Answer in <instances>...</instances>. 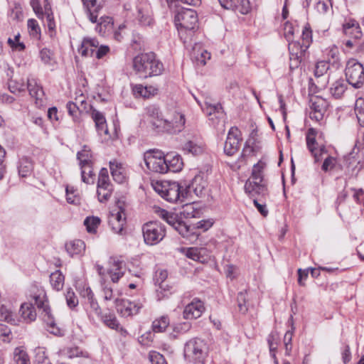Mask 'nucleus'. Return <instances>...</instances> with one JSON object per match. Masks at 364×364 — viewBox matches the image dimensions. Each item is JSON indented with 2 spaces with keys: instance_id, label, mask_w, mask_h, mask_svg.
Returning <instances> with one entry per match:
<instances>
[{
  "instance_id": "obj_1",
  "label": "nucleus",
  "mask_w": 364,
  "mask_h": 364,
  "mask_svg": "<svg viewBox=\"0 0 364 364\" xmlns=\"http://www.w3.org/2000/svg\"><path fill=\"white\" fill-rule=\"evenodd\" d=\"M146 113L151 118L152 126L159 132L176 134L184 127V115L175 109L169 110L164 116L157 106L151 105L146 107Z\"/></svg>"
},
{
  "instance_id": "obj_2",
  "label": "nucleus",
  "mask_w": 364,
  "mask_h": 364,
  "mask_svg": "<svg viewBox=\"0 0 364 364\" xmlns=\"http://www.w3.org/2000/svg\"><path fill=\"white\" fill-rule=\"evenodd\" d=\"M133 68L142 77L158 76L164 70L163 63L154 53H141L133 59Z\"/></svg>"
},
{
  "instance_id": "obj_3",
  "label": "nucleus",
  "mask_w": 364,
  "mask_h": 364,
  "mask_svg": "<svg viewBox=\"0 0 364 364\" xmlns=\"http://www.w3.org/2000/svg\"><path fill=\"white\" fill-rule=\"evenodd\" d=\"M208 347L204 340L195 338L188 341L184 346V357L193 364H205Z\"/></svg>"
},
{
  "instance_id": "obj_4",
  "label": "nucleus",
  "mask_w": 364,
  "mask_h": 364,
  "mask_svg": "<svg viewBox=\"0 0 364 364\" xmlns=\"http://www.w3.org/2000/svg\"><path fill=\"white\" fill-rule=\"evenodd\" d=\"M265 166V163L262 161L253 166L252 176L245 184V192L249 193L250 197H254L255 195L265 196L267 193V188L262 183L263 170Z\"/></svg>"
},
{
  "instance_id": "obj_5",
  "label": "nucleus",
  "mask_w": 364,
  "mask_h": 364,
  "mask_svg": "<svg viewBox=\"0 0 364 364\" xmlns=\"http://www.w3.org/2000/svg\"><path fill=\"white\" fill-rule=\"evenodd\" d=\"M144 241L147 245L159 244L166 236L165 225L157 220L144 223L141 228Z\"/></svg>"
},
{
  "instance_id": "obj_6",
  "label": "nucleus",
  "mask_w": 364,
  "mask_h": 364,
  "mask_svg": "<svg viewBox=\"0 0 364 364\" xmlns=\"http://www.w3.org/2000/svg\"><path fill=\"white\" fill-rule=\"evenodd\" d=\"M154 190L166 200L174 203L184 198L181 186L177 182L163 181L156 183Z\"/></svg>"
},
{
  "instance_id": "obj_7",
  "label": "nucleus",
  "mask_w": 364,
  "mask_h": 364,
  "mask_svg": "<svg viewBox=\"0 0 364 364\" xmlns=\"http://www.w3.org/2000/svg\"><path fill=\"white\" fill-rule=\"evenodd\" d=\"M144 161L146 168L154 173H167L166 155L160 151L149 150L144 153Z\"/></svg>"
},
{
  "instance_id": "obj_8",
  "label": "nucleus",
  "mask_w": 364,
  "mask_h": 364,
  "mask_svg": "<svg viewBox=\"0 0 364 364\" xmlns=\"http://www.w3.org/2000/svg\"><path fill=\"white\" fill-rule=\"evenodd\" d=\"M345 74L348 84L360 88L364 82V68L355 59H350L346 66Z\"/></svg>"
},
{
  "instance_id": "obj_9",
  "label": "nucleus",
  "mask_w": 364,
  "mask_h": 364,
  "mask_svg": "<svg viewBox=\"0 0 364 364\" xmlns=\"http://www.w3.org/2000/svg\"><path fill=\"white\" fill-rule=\"evenodd\" d=\"M175 22L176 26L188 30L196 31L198 28L197 13L193 9H186L178 11L175 16Z\"/></svg>"
},
{
  "instance_id": "obj_10",
  "label": "nucleus",
  "mask_w": 364,
  "mask_h": 364,
  "mask_svg": "<svg viewBox=\"0 0 364 364\" xmlns=\"http://www.w3.org/2000/svg\"><path fill=\"white\" fill-rule=\"evenodd\" d=\"M241 140L240 130L235 127H231L224 144V153L228 156L234 155L239 150Z\"/></svg>"
},
{
  "instance_id": "obj_11",
  "label": "nucleus",
  "mask_w": 364,
  "mask_h": 364,
  "mask_svg": "<svg viewBox=\"0 0 364 364\" xmlns=\"http://www.w3.org/2000/svg\"><path fill=\"white\" fill-rule=\"evenodd\" d=\"M77 159L79 161V165L81 168L82 181L90 184V181L85 176L87 166L93 165V157L90 148L84 145L82 150L77 153Z\"/></svg>"
},
{
  "instance_id": "obj_12",
  "label": "nucleus",
  "mask_w": 364,
  "mask_h": 364,
  "mask_svg": "<svg viewBox=\"0 0 364 364\" xmlns=\"http://www.w3.org/2000/svg\"><path fill=\"white\" fill-rule=\"evenodd\" d=\"M116 309L117 312L123 317H129L136 315L140 309L141 308V304L135 302L131 301L128 299H116Z\"/></svg>"
},
{
  "instance_id": "obj_13",
  "label": "nucleus",
  "mask_w": 364,
  "mask_h": 364,
  "mask_svg": "<svg viewBox=\"0 0 364 364\" xmlns=\"http://www.w3.org/2000/svg\"><path fill=\"white\" fill-rule=\"evenodd\" d=\"M26 87L31 97L34 99L37 107H42L46 102L45 93L43 87L35 78H28Z\"/></svg>"
},
{
  "instance_id": "obj_14",
  "label": "nucleus",
  "mask_w": 364,
  "mask_h": 364,
  "mask_svg": "<svg viewBox=\"0 0 364 364\" xmlns=\"http://www.w3.org/2000/svg\"><path fill=\"white\" fill-rule=\"evenodd\" d=\"M205 311L203 303L198 299H194L186 305L183 311V318L187 320L199 318Z\"/></svg>"
},
{
  "instance_id": "obj_15",
  "label": "nucleus",
  "mask_w": 364,
  "mask_h": 364,
  "mask_svg": "<svg viewBox=\"0 0 364 364\" xmlns=\"http://www.w3.org/2000/svg\"><path fill=\"white\" fill-rule=\"evenodd\" d=\"M289 69L291 71L298 68L301 65L306 52L301 50L298 43H289Z\"/></svg>"
},
{
  "instance_id": "obj_16",
  "label": "nucleus",
  "mask_w": 364,
  "mask_h": 364,
  "mask_svg": "<svg viewBox=\"0 0 364 364\" xmlns=\"http://www.w3.org/2000/svg\"><path fill=\"white\" fill-rule=\"evenodd\" d=\"M326 107L327 102L323 98H315V100L311 102V111L309 114L310 118L316 120V122H319L323 119Z\"/></svg>"
},
{
  "instance_id": "obj_17",
  "label": "nucleus",
  "mask_w": 364,
  "mask_h": 364,
  "mask_svg": "<svg viewBox=\"0 0 364 364\" xmlns=\"http://www.w3.org/2000/svg\"><path fill=\"white\" fill-rule=\"evenodd\" d=\"M98 46L99 41L97 39L87 37L83 38L77 50L82 57H92Z\"/></svg>"
},
{
  "instance_id": "obj_18",
  "label": "nucleus",
  "mask_w": 364,
  "mask_h": 364,
  "mask_svg": "<svg viewBox=\"0 0 364 364\" xmlns=\"http://www.w3.org/2000/svg\"><path fill=\"white\" fill-rule=\"evenodd\" d=\"M203 112L209 117V119L215 122L218 120L220 122L224 118V112L220 104L212 105L205 102L204 105L202 106Z\"/></svg>"
},
{
  "instance_id": "obj_19",
  "label": "nucleus",
  "mask_w": 364,
  "mask_h": 364,
  "mask_svg": "<svg viewBox=\"0 0 364 364\" xmlns=\"http://www.w3.org/2000/svg\"><path fill=\"white\" fill-rule=\"evenodd\" d=\"M89 20L92 23L97 22V16L102 7V4L98 0H82Z\"/></svg>"
},
{
  "instance_id": "obj_20",
  "label": "nucleus",
  "mask_w": 364,
  "mask_h": 364,
  "mask_svg": "<svg viewBox=\"0 0 364 364\" xmlns=\"http://www.w3.org/2000/svg\"><path fill=\"white\" fill-rule=\"evenodd\" d=\"M109 168L114 181L118 183H122L125 181L127 173L123 164L117 161V160L110 161Z\"/></svg>"
},
{
  "instance_id": "obj_21",
  "label": "nucleus",
  "mask_w": 364,
  "mask_h": 364,
  "mask_svg": "<svg viewBox=\"0 0 364 364\" xmlns=\"http://www.w3.org/2000/svg\"><path fill=\"white\" fill-rule=\"evenodd\" d=\"M207 185L208 183L206 180H205L202 176H196L192 180L191 183L188 186L186 194L193 192L196 196L200 197L205 194Z\"/></svg>"
},
{
  "instance_id": "obj_22",
  "label": "nucleus",
  "mask_w": 364,
  "mask_h": 364,
  "mask_svg": "<svg viewBox=\"0 0 364 364\" xmlns=\"http://www.w3.org/2000/svg\"><path fill=\"white\" fill-rule=\"evenodd\" d=\"M58 355L63 358L73 359L75 358H87L88 353L78 346H65L58 351Z\"/></svg>"
},
{
  "instance_id": "obj_23",
  "label": "nucleus",
  "mask_w": 364,
  "mask_h": 364,
  "mask_svg": "<svg viewBox=\"0 0 364 364\" xmlns=\"http://www.w3.org/2000/svg\"><path fill=\"white\" fill-rule=\"evenodd\" d=\"M137 11L139 21L142 26H150L152 23L151 6L149 4L141 3L137 7Z\"/></svg>"
},
{
  "instance_id": "obj_24",
  "label": "nucleus",
  "mask_w": 364,
  "mask_h": 364,
  "mask_svg": "<svg viewBox=\"0 0 364 364\" xmlns=\"http://www.w3.org/2000/svg\"><path fill=\"white\" fill-rule=\"evenodd\" d=\"M91 117L95 124L96 129L99 134L102 135L108 134V129L107 125L106 119L104 114L93 109L91 112Z\"/></svg>"
},
{
  "instance_id": "obj_25",
  "label": "nucleus",
  "mask_w": 364,
  "mask_h": 364,
  "mask_svg": "<svg viewBox=\"0 0 364 364\" xmlns=\"http://www.w3.org/2000/svg\"><path fill=\"white\" fill-rule=\"evenodd\" d=\"M19 314L26 323H31L36 320V312L33 302H25L21 305Z\"/></svg>"
},
{
  "instance_id": "obj_26",
  "label": "nucleus",
  "mask_w": 364,
  "mask_h": 364,
  "mask_svg": "<svg viewBox=\"0 0 364 364\" xmlns=\"http://www.w3.org/2000/svg\"><path fill=\"white\" fill-rule=\"evenodd\" d=\"M159 89L156 87L143 86L142 85H135L132 88V92L136 97L149 98L157 95Z\"/></svg>"
},
{
  "instance_id": "obj_27",
  "label": "nucleus",
  "mask_w": 364,
  "mask_h": 364,
  "mask_svg": "<svg viewBox=\"0 0 364 364\" xmlns=\"http://www.w3.org/2000/svg\"><path fill=\"white\" fill-rule=\"evenodd\" d=\"M317 132L314 128H310L308 129L306 133V146L312 156L314 157L315 162H318L320 161V158L318 156L317 153V142L316 141V136Z\"/></svg>"
},
{
  "instance_id": "obj_28",
  "label": "nucleus",
  "mask_w": 364,
  "mask_h": 364,
  "mask_svg": "<svg viewBox=\"0 0 364 364\" xmlns=\"http://www.w3.org/2000/svg\"><path fill=\"white\" fill-rule=\"evenodd\" d=\"M166 164H167V172L180 171L183 166L181 157L175 154H168L166 155Z\"/></svg>"
},
{
  "instance_id": "obj_29",
  "label": "nucleus",
  "mask_w": 364,
  "mask_h": 364,
  "mask_svg": "<svg viewBox=\"0 0 364 364\" xmlns=\"http://www.w3.org/2000/svg\"><path fill=\"white\" fill-rule=\"evenodd\" d=\"M311 42L312 31L311 30L310 26L306 24L302 30L301 39L299 41L291 42L290 43H298L299 47H301V50L306 52Z\"/></svg>"
},
{
  "instance_id": "obj_30",
  "label": "nucleus",
  "mask_w": 364,
  "mask_h": 364,
  "mask_svg": "<svg viewBox=\"0 0 364 364\" xmlns=\"http://www.w3.org/2000/svg\"><path fill=\"white\" fill-rule=\"evenodd\" d=\"M343 32L346 35L350 36L355 39L362 37V31L359 24L355 20H350L343 25Z\"/></svg>"
},
{
  "instance_id": "obj_31",
  "label": "nucleus",
  "mask_w": 364,
  "mask_h": 364,
  "mask_svg": "<svg viewBox=\"0 0 364 364\" xmlns=\"http://www.w3.org/2000/svg\"><path fill=\"white\" fill-rule=\"evenodd\" d=\"M65 249L68 253L73 257L74 255H82L85 250V245L81 240H75L67 242Z\"/></svg>"
},
{
  "instance_id": "obj_32",
  "label": "nucleus",
  "mask_w": 364,
  "mask_h": 364,
  "mask_svg": "<svg viewBox=\"0 0 364 364\" xmlns=\"http://www.w3.org/2000/svg\"><path fill=\"white\" fill-rule=\"evenodd\" d=\"M124 263L119 260H114L109 269V274L113 282H117L124 274Z\"/></svg>"
},
{
  "instance_id": "obj_33",
  "label": "nucleus",
  "mask_w": 364,
  "mask_h": 364,
  "mask_svg": "<svg viewBox=\"0 0 364 364\" xmlns=\"http://www.w3.org/2000/svg\"><path fill=\"white\" fill-rule=\"evenodd\" d=\"M32 301L33 305H36L40 309H43L45 313L44 317L51 314L50 309L48 306L46 294L42 291L38 294L32 296Z\"/></svg>"
},
{
  "instance_id": "obj_34",
  "label": "nucleus",
  "mask_w": 364,
  "mask_h": 364,
  "mask_svg": "<svg viewBox=\"0 0 364 364\" xmlns=\"http://www.w3.org/2000/svg\"><path fill=\"white\" fill-rule=\"evenodd\" d=\"M33 166L32 161L27 157L21 158L18 164V174L21 177H27L33 171Z\"/></svg>"
},
{
  "instance_id": "obj_35",
  "label": "nucleus",
  "mask_w": 364,
  "mask_h": 364,
  "mask_svg": "<svg viewBox=\"0 0 364 364\" xmlns=\"http://www.w3.org/2000/svg\"><path fill=\"white\" fill-rule=\"evenodd\" d=\"M346 88V82L343 80L341 79L336 80L334 83L332 84L330 88V92L335 98H340L345 92Z\"/></svg>"
},
{
  "instance_id": "obj_36",
  "label": "nucleus",
  "mask_w": 364,
  "mask_h": 364,
  "mask_svg": "<svg viewBox=\"0 0 364 364\" xmlns=\"http://www.w3.org/2000/svg\"><path fill=\"white\" fill-rule=\"evenodd\" d=\"M64 279V276L59 270L53 272L50 276V284L53 288L57 291H60L63 289Z\"/></svg>"
},
{
  "instance_id": "obj_37",
  "label": "nucleus",
  "mask_w": 364,
  "mask_h": 364,
  "mask_svg": "<svg viewBox=\"0 0 364 364\" xmlns=\"http://www.w3.org/2000/svg\"><path fill=\"white\" fill-rule=\"evenodd\" d=\"M169 323V318L167 316H162L153 321L152 329L155 333L164 332L168 326Z\"/></svg>"
},
{
  "instance_id": "obj_38",
  "label": "nucleus",
  "mask_w": 364,
  "mask_h": 364,
  "mask_svg": "<svg viewBox=\"0 0 364 364\" xmlns=\"http://www.w3.org/2000/svg\"><path fill=\"white\" fill-rule=\"evenodd\" d=\"M101 220L96 216L87 217L84 220V225L86 230L90 233H95L98 226L100 225Z\"/></svg>"
},
{
  "instance_id": "obj_39",
  "label": "nucleus",
  "mask_w": 364,
  "mask_h": 364,
  "mask_svg": "<svg viewBox=\"0 0 364 364\" xmlns=\"http://www.w3.org/2000/svg\"><path fill=\"white\" fill-rule=\"evenodd\" d=\"M99 318H100L107 326L112 329H117L119 326V323L118 322L115 315L113 314H101Z\"/></svg>"
},
{
  "instance_id": "obj_40",
  "label": "nucleus",
  "mask_w": 364,
  "mask_h": 364,
  "mask_svg": "<svg viewBox=\"0 0 364 364\" xmlns=\"http://www.w3.org/2000/svg\"><path fill=\"white\" fill-rule=\"evenodd\" d=\"M183 149L184 151L194 156L202 154L203 151V147L193 141H188L186 142L183 145Z\"/></svg>"
},
{
  "instance_id": "obj_41",
  "label": "nucleus",
  "mask_w": 364,
  "mask_h": 364,
  "mask_svg": "<svg viewBox=\"0 0 364 364\" xmlns=\"http://www.w3.org/2000/svg\"><path fill=\"white\" fill-rule=\"evenodd\" d=\"M168 277V272L164 269H159L156 272L155 276L154 278V282L156 285L159 287V289L161 290H165L166 287V284H164L166 279Z\"/></svg>"
},
{
  "instance_id": "obj_42",
  "label": "nucleus",
  "mask_w": 364,
  "mask_h": 364,
  "mask_svg": "<svg viewBox=\"0 0 364 364\" xmlns=\"http://www.w3.org/2000/svg\"><path fill=\"white\" fill-rule=\"evenodd\" d=\"M44 320L49 328L48 331L50 333L58 336H62L63 335L61 330L55 326L54 318L51 314L45 316Z\"/></svg>"
},
{
  "instance_id": "obj_43",
  "label": "nucleus",
  "mask_w": 364,
  "mask_h": 364,
  "mask_svg": "<svg viewBox=\"0 0 364 364\" xmlns=\"http://www.w3.org/2000/svg\"><path fill=\"white\" fill-rule=\"evenodd\" d=\"M113 19L109 16H102L100 18L97 29H99L100 32L105 33L107 30L112 28Z\"/></svg>"
},
{
  "instance_id": "obj_44",
  "label": "nucleus",
  "mask_w": 364,
  "mask_h": 364,
  "mask_svg": "<svg viewBox=\"0 0 364 364\" xmlns=\"http://www.w3.org/2000/svg\"><path fill=\"white\" fill-rule=\"evenodd\" d=\"M355 112L360 124L364 127V100L359 98L355 102Z\"/></svg>"
},
{
  "instance_id": "obj_45",
  "label": "nucleus",
  "mask_w": 364,
  "mask_h": 364,
  "mask_svg": "<svg viewBox=\"0 0 364 364\" xmlns=\"http://www.w3.org/2000/svg\"><path fill=\"white\" fill-rule=\"evenodd\" d=\"M177 29L178 31L179 37L184 44H186L191 41L195 34V32L196 31L192 29L188 30L185 28H182L180 26H177Z\"/></svg>"
},
{
  "instance_id": "obj_46",
  "label": "nucleus",
  "mask_w": 364,
  "mask_h": 364,
  "mask_svg": "<svg viewBox=\"0 0 364 364\" xmlns=\"http://www.w3.org/2000/svg\"><path fill=\"white\" fill-rule=\"evenodd\" d=\"M0 320L11 324H17V321L13 318L12 312L4 305L0 306Z\"/></svg>"
},
{
  "instance_id": "obj_47",
  "label": "nucleus",
  "mask_w": 364,
  "mask_h": 364,
  "mask_svg": "<svg viewBox=\"0 0 364 364\" xmlns=\"http://www.w3.org/2000/svg\"><path fill=\"white\" fill-rule=\"evenodd\" d=\"M329 69V62L327 60H321L316 63L315 66L314 75L318 78L324 75Z\"/></svg>"
},
{
  "instance_id": "obj_48",
  "label": "nucleus",
  "mask_w": 364,
  "mask_h": 364,
  "mask_svg": "<svg viewBox=\"0 0 364 364\" xmlns=\"http://www.w3.org/2000/svg\"><path fill=\"white\" fill-rule=\"evenodd\" d=\"M162 218L166 221L168 224L172 226L174 229L177 226V223L181 220L178 219V216L173 213H169L165 210L161 211V214Z\"/></svg>"
},
{
  "instance_id": "obj_49",
  "label": "nucleus",
  "mask_w": 364,
  "mask_h": 364,
  "mask_svg": "<svg viewBox=\"0 0 364 364\" xmlns=\"http://www.w3.org/2000/svg\"><path fill=\"white\" fill-rule=\"evenodd\" d=\"M14 358L16 364H31L27 353L19 348L15 349Z\"/></svg>"
},
{
  "instance_id": "obj_50",
  "label": "nucleus",
  "mask_w": 364,
  "mask_h": 364,
  "mask_svg": "<svg viewBox=\"0 0 364 364\" xmlns=\"http://www.w3.org/2000/svg\"><path fill=\"white\" fill-rule=\"evenodd\" d=\"M28 28L31 36L36 38H39L41 35V30L36 20L33 18L28 19Z\"/></svg>"
},
{
  "instance_id": "obj_51",
  "label": "nucleus",
  "mask_w": 364,
  "mask_h": 364,
  "mask_svg": "<svg viewBox=\"0 0 364 364\" xmlns=\"http://www.w3.org/2000/svg\"><path fill=\"white\" fill-rule=\"evenodd\" d=\"M112 191V188H97V194L99 201L100 203L107 201L111 197Z\"/></svg>"
},
{
  "instance_id": "obj_52",
  "label": "nucleus",
  "mask_w": 364,
  "mask_h": 364,
  "mask_svg": "<svg viewBox=\"0 0 364 364\" xmlns=\"http://www.w3.org/2000/svg\"><path fill=\"white\" fill-rule=\"evenodd\" d=\"M278 335L274 333H272L268 336L267 343L269 348V351L272 358H276L275 351L277 350Z\"/></svg>"
},
{
  "instance_id": "obj_53",
  "label": "nucleus",
  "mask_w": 364,
  "mask_h": 364,
  "mask_svg": "<svg viewBox=\"0 0 364 364\" xmlns=\"http://www.w3.org/2000/svg\"><path fill=\"white\" fill-rule=\"evenodd\" d=\"M39 56L41 61L45 65H52L53 61V53L50 49L46 48L41 49L40 50Z\"/></svg>"
},
{
  "instance_id": "obj_54",
  "label": "nucleus",
  "mask_w": 364,
  "mask_h": 364,
  "mask_svg": "<svg viewBox=\"0 0 364 364\" xmlns=\"http://www.w3.org/2000/svg\"><path fill=\"white\" fill-rule=\"evenodd\" d=\"M9 89L11 92L16 94L26 91V85L23 82L11 80L9 82Z\"/></svg>"
},
{
  "instance_id": "obj_55",
  "label": "nucleus",
  "mask_w": 364,
  "mask_h": 364,
  "mask_svg": "<svg viewBox=\"0 0 364 364\" xmlns=\"http://www.w3.org/2000/svg\"><path fill=\"white\" fill-rule=\"evenodd\" d=\"M65 299L67 305L70 308L73 309L78 304V299L75 294L70 289H68L65 294Z\"/></svg>"
},
{
  "instance_id": "obj_56",
  "label": "nucleus",
  "mask_w": 364,
  "mask_h": 364,
  "mask_svg": "<svg viewBox=\"0 0 364 364\" xmlns=\"http://www.w3.org/2000/svg\"><path fill=\"white\" fill-rule=\"evenodd\" d=\"M119 210L114 213L112 211L109 218H111V222L115 223L117 220H119V223H126V216L124 213V210L122 208L121 206H119Z\"/></svg>"
},
{
  "instance_id": "obj_57",
  "label": "nucleus",
  "mask_w": 364,
  "mask_h": 364,
  "mask_svg": "<svg viewBox=\"0 0 364 364\" xmlns=\"http://www.w3.org/2000/svg\"><path fill=\"white\" fill-rule=\"evenodd\" d=\"M294 328L292 326L291 329L289 331H287L284 335V343L285 346V350H286V354L289 355L290 352L292 349V336H293V331Z\"/></svg>"
},
{
  "instance_id": "obj_58",
  "label": "nucleus",
  "mask_w": 364,
  "mask_h": 364,
  "mask_svg": "<svg viewBox=\"0 0 364 364\" xmlns=\"http://www.w3.org/2000/svg\"><path fill=\"white\" fill-rule=\"evenodd\" d=\"M87 305L88 306L87 308L90 309V311L95 314L97 317L101 316L102 311L101 308L98 304V302L95 299V296L90 299H88L87 301Z\"/></svg>"
},
{
  "instance_id": "obj_59",
  "label": "nucleus",
  "mask_w": 364,
  "mask_h": 364,
  "mask_svg": "<svg viewBox=\"0 0 364 364\" xmlns=\"http://www.w3.org/2000/svg\"><path fill=\"white\" fill-rule=\"evenodd\" d=\"M151 364H167L164 357L156 351H151L149 355Z\"/></svg>"
},
{
  "instance_id": "obj_60",
  "label": "nucleus",
  "mask_w": 364,
  "mask_h": 364,
  "mask_svg": "<svg viewBox=\"0 0 364 364\" xmlns=\"http://www.w3.org/2000/svg\"><path fill=\"white\" fill-rule=\"evenodd\" d=\"M263 197L264 196L255 195L252 198H253V203H254L255 207L257 208L258 211L261 213V215H262L263 216L265 217L268 214V210L266 208V205L261 204V203H259V201H262V198H263Z\"/></svg>"
},
{
  "instance_id": "obj_61",
  "label": "nucleus",
  "mask_w": 364,
  "mask_h": 364,
  "mask_svg": "<svg viewBox=\"0 0 364 364\" xmlns=\"http://www.w3.org/2000/svg\"><path fill=\"white\" fill-rule=\"evenodd\" d=\"M312 5L320 14H325L328 10V4L327 0H314Z\"/></svg>"
},
{
  "instance_id": "obj_62",
  "label": "nucleus",
  "mask_w": 364,
  "mask_h": 364,
  "mask_svg": "<svg viewBox=\"0 0 364 364\" xmlns=\"http://www.w3.org/2000/svg\"><path fill=\"white\" fill-rule=\"evenodd\" d=\"M19 38L20 34L18 33L14 36V39L9 38L8 39V43L13 48H15L18 50H23L25 49V46L23 43L19 42Z\"/></svg>"
},
{
  "instance_id": "obj_63",
  "label": "nucleus",
  "mask_w": 364,
  "mask_h": 364,
  "mask_svg": "<svg viewBox=\"0 0 364 364\" xmlns=\"http://www.w3.org/2000/svg\"><path fill=\"white\" fill-rule=\"evenodd\" d=\"M284 37L287 41L289 43L293 42V36L294 33V28L291 23L286 22L284 26Z\"/></svg>"
},
{
  "instance_id": "obj_64",
  "label": "nucleus",
  "mask_w": 364,
  "mask_h": 364,
  "mask_svg": "<svg viewBox=\"0 0 364 364\" xmlns=\"http://www.w3.org/2000/svg\"><path fill=\"white\" fill-rule=\"evenodd\" d=\"M196 229V227L189 226L187 231V235H184L183 237L186 238L191 242H195L200 235Z\"/></svg>"
}]
</instances>
